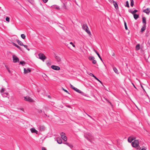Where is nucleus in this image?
<instances>
[{
  "label": "nucleus",
  "instance_id": "79ce46f5",
  "mask_svg": "<svg viewBox=\"0 0 150 150\" xmlns=\"http://www.w3.org/2000/svg\"><path fill=\"white\" fill-rule=\"evenodd\" d=\"M90 76H93V77H94V78L95 77H96V76H95L92 73H90L89 74Z\"/></svg>",
  "mask_w": 150,
  "mask_h": 150
},
{
  "label": "nucleus",
  "instance_id": "ea45409f",
  "mask_svg": "<svg viewBox=\"0 0 150 150\" xmlns=\"http://www.w3.org/2000/svg\"><path fill=\"white\" fill-rule=\"evenodd\" d=\"M5 67H6V69L10 73V70L9 69V68L7 66H6V65H5Z\"/></svg>",
  "mask_w": 150,
  "mask_h": 150
},
{
  "label": "nucleus",
  "instance_id": "72a5a7b5",
  "mask_svg": "<svg viewBox=\"0 0 150 150\" xmlns=\"http://www.w3.org/2000/svg\"><path fill=\"white\" fill-rule=\"evenodd\" d=\"M124 25L125 29L126 30H127L128 28L127 25L126 23L125 22H124Z\"/></svg>",
  "mask_w": 150,
  "mask_h": 150
},
{
  "label": "nucleus",
  "instance_id": "2f4dec72",
  "mask_svg": "<svg viewBox=\"0 0 150 150\" xmlns=\"http://www.w3.org/2000/svg\"><path fill=\"white\" fill-rule=\"evenodd\" d=\"M130 5L132 7H133L134 5V1L133 0H130Z\"/></svg>",
  "mask_w": 150,
  "mask_h": 150
},
{
  "label": "nucleus",
  "instance_id": "9d476101",
  "mask_svg": "<svg viewBox=\"0 0 150 150\" xmlns=\"http://www.w3.org/2000/svg\"><path fill=\"white\" fill-rule=\"evenodd\" d=\"M30 130L32 133H34L36 134L38 133V131L36 130L34 128H32L30 129Z\"/></svg>",
  "mask_w": 150,
  "mask_h": 150
},
{
  "label": "nucleus",
  "instance_id": "c9c22d12",
  "mask_svg": "<svg viewBox=\"0 0 150 150\" xmlns=\"http://www.w3.org/2000/svg\"><path fill=\"white\" fill-rule=\"evenodd\" d=\"M6 21H7L8 22H9V21H10V19L8 17H6Z\"/></svg>",
  "mask_w": 150,
  "mask_h": 150
},
{
  "label": "nucleus",
  "instance_id": "4be33fe9",
  "mask_svg": "<svg viewBox=\"0 0 150 150\" xmlns=\"http://www.w3.org/2000/svg\"><path fill=\"white\" fill-rule=\"evenodd\" d=\"M134 17L135 20H137L139 17V15L137 14H134Z\"/></svg>",
  "mask_w": 150,
  "mask_h": 150
},
{
  "label": "nucleus",
  "instance_id": "37998d69",
  "mask_svg": "<svg viewBox=\"0 0 150 150\" xmlns=\"http://www.w3.org/2000/svg\"><path fill=\"white\" fill-rule=\"evenodd\" d=\"M86 114L90 118H91V119H92L93 120H94V119L91 116H90V115H89L88 114H87L86 113Z\"/></svg>",
  "mask_w": 150,
  "mask_h": 150
},
{
  "label": "nucleus",
  "instance_id": "20e7f679",
  "mask_svg": "<svg viewBox=\"0 0 150 150\" xmlns=\"http://www.w3.org/2000/svg\"><path fill=\"white\" fill-rule=\"evenodd\" d=\"M38 56L39 57V59H41L43 61H44L46 58L44 54L42 53L39 54Z\"/></svg>",
  "mask_w": 150,
  "mask_h": 150
},
{
  "label": "nucleus",
  "instance_id": "4c0bfd02",
  "mask_svg": "<svg viewBox=\"0 0 150 150\" xmlns=\"http://www.w3.org/2000/svg\"><path fill=\"white\" fill-rule=\"evenodd\" d=\"M146 148L145 147L143 146L142 147V149L141 148L139 150H146Z\"/></svg>",
  "mask_w": 150,
  "mask_h": 150
},
{
  "label": "nucleus",
  "instance_id": "dca6fc26",
  "mask_svg": "<svg viewBox=\"0 0 150 150\" xmlns=\"http://www.w3.org/2000/svg\"><path fill=\"white\" fill-rule=\"evenodd\" d=\"M64 144L67 145L68 146H69L71 148H72L73 147V146L72 144H70L67 142L65 143H64Z\"/></svg>",
  "mask_w": 150,
  "mask_h": 150
},
{
  "label": "nucleus",
  "instance_id": "f03ea898",
  "mask_svg": "<svg viewBox=\"0 0 150 150\" xmlns=\"http://www.w3.org/2000/svg\"><path fill=\"white\" fill-rule=\"evenodd\" d=\"M83 29L88 34H90L91 33L90 30H88V28L86 24H83L82 25Z\"/></svg>",
  "mask_w": 150,
  "mask_h": 150
},
{
  "label": "nucleus",
  "instance_id": "864d4df0",
  "mask_svg": "<svg viewBox=\"0 0 150 150\" xmlns=\"http://www.w3.org/2000/svg\"><path fill=\"white\" fill-rule=\"evenodd\" d=\"M131 11H131L130 10H129V12L131 13Z\"/></svg>",
  "mask_w": 150,
  "mask_h": 150
},
{
  "label": "nucleus",
  "instance_id": "393cba45",
  "mask_svg": "<svg viewBox=\"0 0 150 150\" xmlns=\"http://www.w3.org/2000/svg\"><path fill=\"white\" fill-rule=\"evenodd\" d=\"M88 59L89 60H93L95 59V57L93 56H89L88 57Z\"/></svg>",
  "mask_w": 150,
  "mask_h": 150
},
{
  "label": "nucleus",
  "instance_id": "c756f323",
  "mask_svg": "<svg viewBox=\"0 0 150 150\" xmlns=\"http://www.w3.org/2000/svg\"><path fill=\"white\" fill-rule=\"evenodd\" d=\"M5 88H2L0 91V93H1V94L3 93L4 92V91H5Z\"/></svg>",
  "mask_w": 150,
  "mask_h": 150
},
{
  "label": "nucleus",
  "instance_id": "412c9836",
  "mask_svg": "<svg viewBox=\"0 0 150 150\" xmlns=\"http://www.w3.org/2000/svg\"><path fill=\"white\" fill-rule=\"evenodd\" d=\"M13 45H14V46H15V47H16L18 48V49H19L20 50H21V48L20 46H18V45H17V44H16L14 43H13Z\"/></svg>",
  "mask_w": 150,
  "mask_h": 150
},
{
  "label": "nucleus",
  "instance_id": "1a4fd4ad",
  "mask_svg": "<svg viewBox=\"0 0 150 150\" xmlns=\"http://www.w3.org/2000/svg\"><path fill=\"white\" fill-rule=\"evenodd\" d=\"M51 67L52 69L55 70H59L60 69L59 67L55 65H52Z\"/></svg>",
  "mask_w": 150,
  "mask_h": 150
},
{
  "label": "nucleus",
  "instance_id": "7ed1b4c3",
  "mask_svg": "<svg viewBox=\"0 0 150 150\" xmlns=\"http://www.w3.org/2000/svg\"><path fill=\"white\" fill-rule=\"evenodd\" d=\"M70 86L71 88L74 90L76 91L78 93H81L82 94L83 93V92L81 91V90L78 89V88L74 87L73 85H72L71 84H70Z\"/></svg>",
  "mask_w": 150,
  "mask_h": 150
},
{
  "label": "nucleus",
  "instance_id": "13d9d810",
  "mask_svg": "<svg viewBox=\"0 0 150 150\" xmlns=\"http://www.w3.org/2000/svg\"><path fill=\"white\" fill-rule=\"evenodd\" d=\"M133 85H134V87L135 88V86L134 85V84L133 83Z\"/></svg>",
  "mask_w": 150,
  "mask_h": 150
},
{
  "label": "nucleus",
  "instance_id": "a19ab883",
  "mask_svg": "<svg viewBox=\"0 0 150 150\" xmlns=\"http://www.w3.org/2000/svg\"><path fill=\"white\" fill-rule=\"evenodd\" d=\"M92 62L93 64H96L97 63V61L96 60L94 59V60H93Z\"/></svg>",
  "mask_w": 150,
  "mask_h": 150
},
{
  "label": "nucleus",
  "instance_id": "e433bc0d",
  "mask_svg": "<svg viewBox=\"0 0 150 150\" xmlns=\"http://www.w3.org/2000/svg\"><path fill=\"white\" fill-rule=\"evenodd\" d=\"M55 8L56 9H57V10H59L60 9V8H59V7L58 6H57V5H55Z\"/></svg>",
  "mask_w": 150,
  "mask_h": 150
},
{
  "label": "nucleus",
  "instance_id": "7c9ffc66",
  "mask_svg": "<svg viewBox=\"0 0 150 150\" xmlns=\"http://www.w3.org/2000/svg\"><path fill=\"white\" fill-rule=\"evenodd\" d=\"M20 64H21L22 66H24L25 64V63L24 61H21L20 62Z\"/></svg>",
  "mask_w": 150,
  "mask_h": 150
},
{
  "label": "nucleus",
  "instance_id": "473e14b6",
  "mask_svg": "<svg viewBox=\"0 0 150 150\" xmlns=\"http://www.w3.org/2000/svg\"><path fill=\"white\" fill-rule=\"evenodd\" d=\"M21 37L23 39H25V36L24 34H22L21 35Z\"/></svg>",
  "mask_w": 150,
  "mask_h": 150
},
{
  "label": "nucleus",
  "instance_id": "2eb2a0df",
  "mask_svg": "<svg viewBox=\"0 0 150 150\" xmlns=\"http://www.w3.org/2000/svg\"><path fill=\"white\" fill-rule=\"evenodd\" d=\"M16 41L18 42L19 45L21 46L23 45V44L22 42L21 41H20L18 39H17Z\"/></svg>",
  "mask_w": 150,
  "mask_h": 150
},
{
  "label": "nucleus",
  "instance_id": "a18cd8bd",
  "mask_svg": "<svg viewBox=\"0 0 150 150\" xmlns=\"http://www.w3.org/2000/svg\"><path fill=\"white\" fill-rule=\"evenodd\" d=\"M42 150H46V149L45 147H43L42 148Z\"/></svg>",
  "mask_w": 150,
  "mask_h": 150
},
{
  "label": "nucleus",
  "instance_id": "5fc2aeb1",
  "mask_svg": "<svg viewBox=\"0 0 150 150\" xmlns=\"http://www.w3.org/2000/svg\"><path fill=\"white\" fill-rule=\"evenodd\" d=\"M141 87L143 89H144L143 88L142 86H141Z\"/></svg>",
  "mask_w": 150,
  "mask_h": 150
},
{
  "label": "nucleus",
  "instance_id": "a211bd4d",
  "mask_svg": "<svg viewBox=\"0 0 150 150\" xmlns=\"http://www.w3.org/2000/svg\"><path fill=\"white\" fill-rule=\"evenodd\" d=\"M94 51L96 52V53L97 54V55H98V57L100 59L101 61H103L102 59V58H101V57H100V55H99V54L98 53V52H97L96 50H94Z\"/></svg>",
  "mask_w": 150,
  "mask_h": 150
},
{
  "label": "nucleus",
  "instance_id": "0eeeda50",
  "mask_svg": "<svg viewBox=\"0 0 150 150\" xmlns=\"http://www.w3.org/2000/svg\"><path fill=\"white\" fill-rule=\"evenodd\" d=\"M24 100L25 101H28L29 102H31L33 101V100L32 99L28 96L24 97Z\"/></svg>",
  "mask_w": 150,
  "mask_h": 150
},
{
  "label": "nucleus",
  "instance_id": "39448f33",
  "mask_svg": "<svg viewBox=\"0 0 150 150\" xmlns=\"http://www.w3.org/2000/svg\"><path fill=\"white\" fill-rule=\"evenodd\" d=\"M13 62L14 63H16L17 62H19V59L16 56L14 55H13L12 56Z\"/></svg>",
  "mask_w": 150,
  "mask_h": 150
},
{
  "label": "nucleus",
  "instance_id": "09e8293b",
  "mask_svg": "<svg viewBox=\"0 0 150 150\" xmlns=\"http://www.w3.org/2000/svg\"><path fill=\"white\" fill-rule=\"evenodd\" d=\"M50 62H47V65H50Z\"/></svg>",
  "mask_w": 150,
  "mask_h": 150
},
{
  "label": "nucleus",
  "instance_id": "aec40b11",
  "mask_svg": "<svg viewBox=\"0 0 150 150\" xmlns=\"http://www.w3.org/2000/svg\"><path fill=\"white\" fill-rule=\"evenodd\" d=\"M142 22L144 23V25H146V18L144 17H143L142 18Z\"/></svg>",
  "mask_w": 150,
  "mask_h": 150
},
{
  "label": "nucleus",
  "instance_id": "6e6552de",
  "mask_svg": "<svg viewBox=\"0 0 150 150\" xmlns=\"http://www.w3.org/2000/svg\"><path fill=\"white\" fill-rule=\"evenodd\" d=\"M61 138L65 141H66L67 140V137L65 136V133L62 132L61 134Z\"/></svg>",
  "mask_w": 150,
  "mask_h": 150
},
{
  "label": "nucleus",
  "instance_id": "c03bdc74",
  "mask_svg": "<svg viewBox=\"0 0 150 150\" xmlns=\"http://www.w3.org/2000/svg\"><path fill=\"white\" fill-rule=\"evenodd\" d=\"M63 90L64 91H65V92H67V93H69L68 91L67 90H65V89H64L63 88Z\"/></svg>",
  "mask_w": 150,
  "mask_h": 150
},
{
  "label": "nucleus",
  "instance_id": "4468645a",
  "mask_svg": "<svg viewBox=\"0 0 150 150\" xmlns=\"http://www.w3.org/2000/svg\"><path fill=\"white\" fill-rule=\"evenodd\" d=\"M112 2L113 3V5H114L115 8L116 9H117V8H118V5L116 2H115V1L112 0Z\"/></svg>",
  "mask_w": 150,
  "mask_h": 150
},
{
  "label": "nucleus",
  "instance_id": "c85d7f7f",
  "mask_svg": "<svg viewBox=\"0 0 150 150\" xmlns=\"http://www.w3.org/2000/svg\"><path fill=\"white\" fill-rule=\"evenodd\" d=\"M125 6L127 7L128 8L129 7V4L128 1H127L126 2V3Z\"/></svg>",
  "mask_w": 150,
  "mask_h": 150
},
{
  "label": "nucleus",
  "instance_id": "49530a36",
  "mask_svg": "<svg viewBox=\"0 0 150 150\" xmlns=\"http://www.w3.org/2000/svg\"><path fill=\"white\" fill-rule=\"evenodd\" d=\"M42 1L44 3H46L47 1L48 0H42Z\"/></svg>",
  "mask_w": 150,
  "mask_h": 150
},
{
  "label": "nucleus",
  "instance_id": "9b49d317",
  "mask_svg": "<svg viewBox=\"0 0 150 150\" xmlns=\"http://www.w3.org/2000/svg\"><path fill=\"white\" fill-rule=\"evenodd\" d=\"M24 73L25 74L30 73V72L31 70L30 68H28L26 69L25 68L24 69Z\"/></svg>",
  "mask_w": 150,
  "mask_h": 150
},
{
  "label": "nucleus",
  "instance_id": "423d86ee",
  "mask_svg": "<svg viewBox=\"0 0 150 150\" xmlns=\"http://www.w3.org/2000/svg\"><path fill=\"white\" fill-rule=\"evenodd\" d=\"M136 137H135L132 136L128 137V141L129 142L131 143L133 140L136 139Z\"/></svg>",
  "mask_w": 150,
  "mask_h": 150
},
{
  "label": "nucleus",
  "instance_id": "a878e982",
  "mask_svg": "<svg viewBox=\"0 0 150 150\" xmlns=\"http://www.w3.org/2000/svg\"><path fill=\"white\" fill-rule=\"evenodd\" d=\"M8 94V93H4L1 94L2 95L3 97H6Z\"/></svg>",
  "mask_w": 150,
  "mask_h": 150
},
{
  "label": "nucleus",
  "instance_id": "4d7b16f0",
  "mask_svg": "<svg viewBox=\"0 0 150 150\" xmlns=\"http://www.w3.org/2000/svg\"><path fill=\"white\" fill-rule=\"evenodd\" d=\"M112 55H114V53Z\"/></svg>",
  "mask_w": 150,
  "mask_h": 150
},
{
  "label": "nucleus",
  "instance_id": "f704fd0d",
  "mask_svg": "<svg viewBox=\"0 0 150 150\" xmlns=\"http://www.w3.org/2000/svg\"><path fill=\"white\" fill-rule=\"evenodd\" d=\"M94 78L98 81L101 84H102V82L100 80L98 79L96 76Z\"/></svg>",
  "mask_w": 150,
  "mask_h": 150
},
{
  "label": "nucleus",
  "instance_id": "6e6d98bb",
  "mask_svg": "<svg viewBox=\"0 0 150 150\" xmlns=\"http://www.w3.org/2000/svg\"><path fill=\"white\" fill-rule=\"evenodd\" d=\"M66 45L67 46H68V47H69L68 46V45H67L66 44Z\"/></svg>",
  "mask_w": 150,
  "mask_h": 150
},
{
  "label": "nucleus",
  "instance_id": "cd10ccee",
  "mask_svg": "<svg viewBox=\"0 0 150 150\" xmlns=\"http://www.w3.org/2000/svg\"><path fill=\"white\" fill-rule=\"evenodd\" d=\"M138 11L137 10H135L134 11H131V13L133 14H135V13L137 12Z\"/></svg>",
  "mask_w": 150,
  "mask_h": 150
},
{
  "label": "nucleus",
  "instance_id": "f3484780",
  "mask_svg": "<svg viewBox=\"0 0 150 150\" xmlns=\"http://www.w3.org/2000/svg\"><path fill=\"white\" fill-rule=\"evenodd\" d=\"M57 143L59 144H61L62 143V141L61 139L58 138L57 139Z\"/></svg>",
  "mask_w": 150,
  "mask_h": 150
},
{
  "label": "nucleus",
  "instance_id": "b1692460",
  "mask_svg": "<svg viewBox=\"0 0 150 150\" xmlns=\"http://www.w3.org/2000/svg\"><path fill=\"white\" fill-rule=\"evenodd\" d=\"M113 70L117 74H118V70L115 67H113Z\"/></svg>",
  "mask_w": 150,
  "mask_h": 150
},
{
  "label": "nucleus",
  "instance_id": "de8ad7c7",
  "mask_svg": "<svg viewBox=\"0 0 150 150\" xmlns=\"http://www.w3.org/2000/svg\"><path fill=\"white\" fill-rule=\"evenodd\" d=\"M38 112L39 113H42V111L41 110H38Z\"/></svg>",
  "mask_w": 150,
  "mask_h": 150
},
{
  "label": "nucleus",
  "instance_id": "5701e85b",
  "mask_svg": "<svg viewBox=\"0 0 150 150\" xmlns=\"http://www.w3.org/2000/svg\"><path fill=\"white\" fill-rule=\"evenodd\" d=\"M140 45L139 44H138L136 46V49L137 50H138L140 49Z\"/></svg>",
  "mask_w": 150,
  "mask_h": 150
},
{
  "label": "nucleus",
  "instance_id": "f257e3e1",
  "mask_svg": "<svg viewBox=\"0 0 150 150\" xmlns=\"http://www.w3.org/2000/svg\"><path fill=\"white\" fill-rule=\"evenodd\" d=\"M132 144L133 147L137 148L139 146V142L138 140H135L134 142H133Z\"/></svg>",
  "mask_w": 150,
  "mask_h": 150
},
{
  "label": "nucleus",
  "instance_id": "58836bf2",
  "mask_svg": "<svg viewBox=\"0 0 150 150\" xmlns=\"http://www.w3.org/2000/svg\"><path fill=\"white\" fill-rule=\"evenodd\" d=\"M23 46L24 47L26 48L28 50H30V49L27 48V45H23Z\"/></svg>",
  "mask_w": 150,
  "mask_h": 150
},
{
  "label": "nucleus",
  "instance_id": "6ab92c4d",
  "mask_svg": "<svg viewBox=\"0 0 150 150\" xmlns=\"http://www.w3.org/2000/svg\"><path fill=\"white\" fill-rule=\"evenodd\" d=\"M146 27V26L145 25H144L142 27L141 29V31L142 32H143L145 30Z\"/></svg>",
  "mask_w": 150,
  "mask_h": 150
},
{
  "label": "nucleus",
  "instance_id": "3c124183",
  "mask_svg": "<svg viewBox=\"0 0 150 150\" xmlns=\"http://www.w3.org/2000/svg\"><path fill=\"white\" fill-rule=\"evenodd\" d=\"M108 1H109L110 2L112 3V0H108Z\"/></svg>",
  "mask_w": 150,
  "mask_h": 150
},
{
  "label": "nucleus",
  "instance_id": "bf43d9fd",
  "mask_svg": "<svg viewBox=\"0 0 150 150\" xmlns=\"http://www.w3.org/2000/svg\"><path fill=\"white\" fill-rule=\"evenodd\" d=\"M1 8V7H0V8Z\"/></svg>",
  "mask_w": 150,
  "mask_h": 150
},
{
  "label": "nucleus",
  "instance_id": "ddd939ff",
  "mask_svg": "<svg viewBox=\"0 0 150 150\" xmlns=\"http://www.w3.org/2000/svg\"><path fill=\"white\" fill-rule=\"evenodd\" d=\"M39 129L40 131H43L45 130V127L44 126H41L39 127Z\"/></svg>",
  "mask_w": 150,
  "mask_h": 150
},
{
  "label": "nucleus",
  "instance_id": "f8f14e48",
  "mask_svg": "<svg viewBox=\"0 0 150 150\" xmlns=\"http://www.w3.org/2000/svg\"><path fill=\"white\" fill-rule=\"evenodd\" d=\"M143 11L147 14H149L150 12V8H148L144 10Z\"/></svg>",
  "mask_w": 150,
  "mask_h": 150
},
{
  "label": "nucleus",
  "instance_id": "603ef678",
  "mask_svg": "<svg viewBox=\"0 0 150 150\" xmlns=\"http://www.w3.org/2000/svg\"><path fill=\"white\" fill-rule=\"evenodd\" d=\"M72 45L74 47H75V45L74 44H73V45Z\"/></svg>",
  "mask_w": 150,
  "mask_h": 150
},
{
  "label": "nucleus",
  "instance_id": "bb28decb",
  "mask_svg": "<svg viewBox=\"0 0 150 150\" xmlns=\"http://www.w3.org/2000/svg\"><path fill=\"white\" fill-rule=\"evenodd\" d=\"M56 59L58 62H60L61 61V58L59 57L56 56Z\"/></svg>",
  "mask_w": 150,
  "mask_h": 150
},
{
  "label": "nucleus",
  "instance_id": "8fccbe9b",
  "mask_svg": "<svg viewBox=\"0 0 150 150\" xmlns=\"http://www.w3.org/2000/svg\"><path fill=\"white\" fill-rule=\"evenodd\" d=\"M69 44H70L71 45H73V42H70L69 43Z\"/></svg>",
  "mask_w": 150,
  "mask_h": 150
}]
</instances>
